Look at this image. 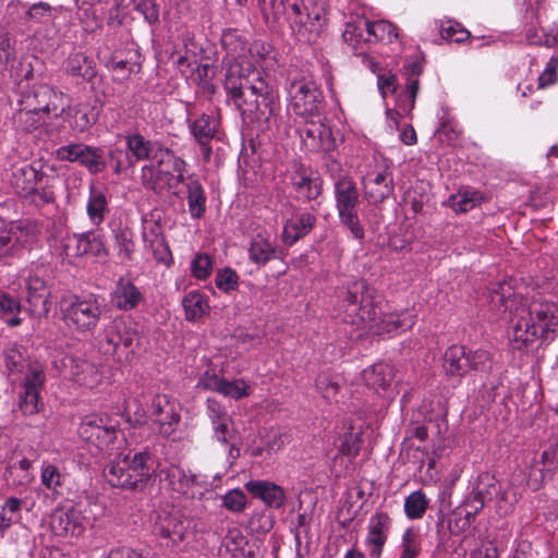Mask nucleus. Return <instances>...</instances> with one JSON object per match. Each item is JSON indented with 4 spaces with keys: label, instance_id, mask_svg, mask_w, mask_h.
Wrapping results in <instances>:
<instances>
[{
    "label": "nucleus",
    "instance_id": "cd10ccee",
    "mask_svg": "<svg viewBox=\"0 0 558 558\" xmlns=\"http://www.w3.org/2000/svg\"><path fill=\"white\" fill-rule=\"evenodd\" d=\"M302 15L301 23H291V27L299 40L315 41L324 28L325 20L319 10L315 9H307Z\"/></svg>",
    "mask_w": 558,
    "mask_h": 558
},
{
    "label": "nucleus",
    "instance_id": "9b49d317",
    "mask_svg": "<svg viewBox=\"0 0 558 558\" xmlns=\"http://www.w3.org/2000/svg\"><path fill=\"white\" fill-rule=\"evenodd\" d=\"M11 185L22 197L33 203L48 204L54 201V193L48 186V178L29 165L15 167L10 179Z\"/></svg>",
    "mask_w": 558,
    "mask_h": 558
},
{
    "label": "nucleus",
    "instance_id": "4d7b16f0",
    "mask_svg": "<svg viewBox=\"0 0 558 558\" xmlns=\"http://www.w3.org/2000/svg\"><path fill=\"white\" fill-rule=\"evenodd\" d=\"M22 507L21 499L16 497L8 498L2 506H0V530L4 531L19 515Z\"/></svg>",
    "mask_w": 558,
    "mask_h": 558
},
{
    "label": "nucleus",
    "instance_id": "c03bdc74",
    "mask_svg": "<svg viewBox=\"0 0 558 558\" xmlns=\"http://www.w3.org/2000/svg\"><path fill=\"white\" fill-rule=\"evenodd\" d=\"M429 498L421 490H414L404 498V513L410 520H418L424 517L429 507Z\"/></svg>",
    "mask_w": 558,
    "mask_h": 558
},
{
    "label": "nucleus",
    "instance_id": "79ce46f5",
    "mask_svg": "<svg viewBox=\"0 0 558 558\" xmlns=\"http://www.w3.org/2000/svg\"><path fill=\"white\" fill-rule=\"evenodd\" d=\"M65 68L71 75L81 76L87 81L93 80L97 73L94 62L83 53L71 54Z\"/></svg>",
    "mask_w": 558,
    "mask_h": 558
},
{
    "label": "nucleus",
    "instance_id": "052dcab7",
    "mask_svg": "<svg viewBox=\"0 0 558 558\" xmlns=\"http://www.w3.org/2000/svg\"><path fill=\"white\" fill-rule=\"evenodd\" d=\"M215 283L220 291L228 293L238 289L239 276L232 268L225 267L218 270Z\"/></svg>",
    "mask_w": 558,
    "mask_h": 558
},
{
    "label": "nucleus",
    "instance_id": "c85d7f7f",
    "mask_svg": "<svg viewBox=\"0 0 558 558\" xmlns=\"http://www.w3.org/2000/svg\"><path fill=\"white\" fill-rule=\"evenodd\" d=\"M219 121L215 116L202 114L190 124L191 133L197 143L202 146L204 157L210 156L211 148L208 143L216 136Z\"/></svg>",
    "mask_w": 558,
    "mask_h": 558
},
{
    "label": "nucleus",
    "instance_id": "ea45409f",
    "mask_svg": "<svg viewBox=\"0 0 558 558\" xmlns=\"http://www.w3.org/2000/svg\"><path fill=\"white\" fill-rule=\"evenodd\" d=\"M366 31L367 41H387L392 43L398 38L397 27L388 21H375L363 23Z\"/></svg>",
    "mask_w": 558,
    "mask_h": 558
},
{
    "label": "nucleus",
    "instance_id": "9d476101",
    "mask_svg": "<svg viewBox=\"0 0 558 558\" xmlns=\"http://www.w3.org/2000/svg\"><path fill=\"white\" fill-rule=\"evenodd\" d=\"M156 475L168 488L187 499H202L210 489L205 475L194 474L177 464L157 469Z\"/></svg>",
    "mask_w": 558,
    "mask_h": 558
},
{
    "label": "nucleus",
    "instance_id": "a18cd8bd",
    "mask_svg": "<svg viewBox=\"0 0 558 558\" xmlns=\"http://www.w3.org/2000/svg\"><path fill=\"white\" fill-rule=\"evenodd\" d=\"M4 363L10 375L21 374L25 377L28 366L39 365L38 363H31L24 356V352L16 345L9 348L4 352Z\"/></svg>",
    "mask_w": 558,
    "mask_h": 558
},
{
    "label": "nucleus",
    "instance_id": "774afa93",
    "mask_svg": "<svg viewBox=\"0 0 558 558\" xmlns=\"http://www.w3.org/2000/svg\"><path fill=\"white\" fill-rule=\"evenodd\" d=\"M497 511L500 514H507L512 510L513 505L518 501V495L514 492H511V488L499 490V485L497 484Z\"/></svg>",
    "mask_w": 558,
    "mask_h": 558
},
{
    "label": "nucleus",
    "instance_id": "69168bd1",
    "mask_svg": "<svg viewBox=\"0 0 558 558\" xmlns=\"http://www.w3.org/2000/svg\"><path fill=\"white\" fill-rule=\"evenodd\" d=\"M265 20H277L286 12V0H255Z\"/></svg>",
    "mask_w": 558,
    "mask_h": 558
},
{
    "label": "nucleus",
    "instance_id": "a19ab883",
    "mask_svg": "<svg viewBox=\"0 0 558 558\" xmlns=\"http://www.w3.org/2000/svg\"><path fill=\"white\" fill-rule=\"evenodd\" d=\"M38 95L48 100L45 106L40 107L43 112L47 116L57 118L70 107L68 96L61 92L52 88H44Z\"/></svg>",
    "mask_w": 558,
    "mask_h": 558
},
{
    "label": "nucleus",
    "instance_id": "6e6552de",
    "mask_svg": "<svg viewBox=\"0 0 558 558\" xmlns=\"http://www.w3.org/2000/svg\"><path fill=\"white\" fill-rule=\"evenodd\" d=\"M181 403L169 395L159 393L151 399L148 415L159 435L171 440L181 438Z\"/></svg>",
    "mask_w": 558,
    "mask_h": 558
},
{
    "label": "nucleus",
    "instance_id": "864d4df0",
    "mask_svg": "<svg viewBox=\"0 0 558 558\" xmlns=\"http://www.w3.org/2000/svg\"><path fill=\"white\" fill-rule=\"evenodd\" d=\"M40 482L46 489L57 492L62 486V474L58 466L44 461L40 466Z\"/></svg>",
    "mask_w": 558,
    "mask_h": 558
},
{
    "label": "nucleus",
    "instance_id": "c756f323",
    "mask_svg": "<svg viewBox=\"0 0 558 558\" xmlns=\"http://www.w3.org/2000/svg\"><path fill=\"white\" fill-rule=\"evenodd\" d=\"M245 488L266 505L280 508L286 502V493L279 485L268 481H248Z\"/></svg>",
    "mask_w": 558,
    "mask_h": 558
},
{
    "label": "nucleus",
    "instance_id": "3c124183",
    "mask_svg": "<svg viewBox=\"0 0 558 558\" xmlns=\"http://www.w3.org/2000/svg\"><path fill=\"white\" fill-rule=\"evenodd\" d=\"M420 553V535L414 529L408 527L401 536L399 558H416Z\"/></svg>",
    "mask_w": 558,
    "mask_h": 558
},
{
    "label": "nucleus",
    "instance_id": "5701e85b",
    "mask_svg": "<svg viewBox=\"0 0 558 558\" xmlns=\"http://www.w3.org/2000/svg\"><path fill=\"white\" fill-rule=\"evenodd\" d=\"M31 238L27 223L0 219V260L13 256Z\"/></svg>",
    "mask_w": 558,
    "mask_h": 558
},
{
    "label": "nucleus",
    "instance_id": "8fccbe9b",
    "mask_svg": "<svg viewBox=\"0 0 558 558\" xmlns=\"http://www.w3.org/2000/svg\"><path fill=\"white\" fill-rule=\"evenodd\" d=\"M44 112L40 107L29 109H20L15 114V120L23 130L31 132L38 129L44 122Z\"/></svg>",
    "mask_w": 558,
    "mask_h": 558
},
{
    "label": "nucleus",
    "instance_id": "423d86ee",
    "mask_svg": "<svg viewBox=\"0 0 558 558\" xmlns=\"http://www.w3.org/2000/svg\"><path fill=\"white\" fill-rule=\"evenodd\" d=\"M185 161L173 151L161 147L154 160L142 168L141 179L145 187L157 192L178 186L184 181Z\"/></svg>",
    "mask_w": 558,
    "mask_h": 558
},
{
    "label": "nucleus",
    "instance_id": "20e7f679",
    "mask_svg": "<svg viewBox=\"0 0 558 558\" xmlns=\"http://www.w3.org/2000/svg\"><path fill=\"white\" fill-rule=\"evenodd\" d=\"M330 175L333 179V193L339 220L356 240L364 239V228L360 221L357 207L360 194L354 180L342 172L340 163L331 161Z\"/></svg>",
    "mask_w": 558,
    "mask_h": 558
},
{
    "label": "nucleus",
    "instance_id": "4be33fe9",
    "mask_svg": "<svg viewBox=\"0 0 558 558\" xmlns=\"http://www.w3.org/2000/svg\"><path fill=\"white\" fill-rule=\"evenodd\" d=\"M392 520L386 512H375L371 515L367 526L364 546L368 558H380L388 541Z\"/></svg>",
    "mask_w": 558,
    "mask_h": 558
},
{
    "label": "nucleus",
    "instance_id": "1a4fd4ad",
    "mask_svg": "<svg viewBox=\"0 0 558 558\" xmlns=\"http://www.w3.org/2000/svg\"><path fill=\"white\" fill-rule=\"evenodd\" d=\"M289 110L303 120L320 116L323 109V92L317 84L302 77L291 82L288 88Z\"/></svg>",
    "mask_w": 558,
    "mask_h": 558
},
{
    "label": "nucleus",
    "instance_id": "393cba45",
    "mask_svg": "<svg viewBox=\"0 0 558 558\" xmlns=\"http://www.w3.org/2000/svg\"><path fill=\"white\" fill-rule=\"evenodd\" d=\"M23 281L26 290V300L31 311L36 315H47L49 307V291L38 268L26 269L23 272Z\"/></svg>",
    "mask_w": 558,
    "mask_h": 558
},
{
    "label": "nucleus",
    "instance_id": "58836bf2",
    "mask_svg": "<svg viewBox=\"0 0 558 558\" xmlns=\"http://www.w3.org/2000/svg\"><path fill=\"white\" fill-rule=\"evenodd\" d=\"M483 194L474 189H460L447 199V206L457 214L472 210L483 202Z\"/></svg>",
    "mask_w": 558,
    "mask_h": 558
},
{
    "label": "nucleus",
    "instance_id": "6e6d98bb",
    "mask_svg": "<svg viewBox=\"0 0 558 558\" xmlns=\"http://www.w3.org/2000/svg\"><path fill=\"white\" fill-rule=\"evenodd\" d=\"M77 162L84 165L89 169V171L96 173L100 171L104 166L102 150L82 144V150Z\"/></svg>",
    "mask_w": 558,
    "mask_h": 558
},
{
    "label": "nucleus",
    "instance_id": "f8f14e48",
    "mask_svg": "<svg viewBox=\"0 0 558 558\" xmlns=\"http://www.w3.org/2000/svg\"><path fill=\"white\" fill-rule=\"evenodd\" d=\"M77 433L83 441L108 451L118 439L120 429L118 422L107 413H92L82 418Z\"/></svg>",
    "mask_w": 558,
    "mask_h": 558
},
{
    "label": "nucleus",
    "instance_id": "e2e57ef3",
    "mask_svg": "<svg viewBox=\"0 0 558 558\" xmlns=\"http://www.w3.org/2000/svg\"><path fill=\"white\" fill-rule=\"evenodd\" d=\"M364 22H366V20L348 22L342 34L344 41L349 43L353 47H356L361 41H367L366 36L364 35V32H366L363 25Z\"/></svg>",
    "mask_w": 558,
    "mask_h": 558
},
{
    "label": "nucleus",
    "instance_id": "49530a36",
    "mask_svg": "<svg viewBox=\"0 0 558 558\" xmlns=\"http://www.w3.org/2000/svg\"><path fill=\"white\" fill-rule=\"evenodd\" d=\"M187 205L192 218H201L206 210V196L197 181L187 184Z\"/></svg>",
    "mask_w": 558,
    "mask_h": 558
},
{
    "label": "nucleus",
    "instance_id": "bf43d9fd",
    "mask_svg": "<svg viewBox=\"0 0 558 558\" xmlns=\"http://www.w3.org/2000/svg\"><path fill=\"white\" fill-rule=\"evenodd\" d=\"M145 250L153 254V257L160 264L170 266L173 262L171 251L165 238L155 240L144 245Z\"/></svg>",
    "mask_w": 558,
    "mask_h": 558
},
{
    "label": "nucleus",
    "instance_id": "e433bc0d",
    "mask_svg": "<svg viewBox=\"0 0 558 558\" xmlns=\"http://www.w3.org/2000/svg\"><path fill=\"white\" fill-rule=\"evenodd\" d=\"M276 255V245L269 236L258 233L255 235L248 247L250 260L257 265L264 266Z\"/></svg>",
    "mask_w": 558,
    "mask_h": 558
},
{
    "label": "nucleus",
    "instance_id": "b1692460",
    "mask_svg": "<svg viewBox=\"0 0 558 558\" xmlns=\"http://www.w3.org/2000/svg\"><path fill=\"white\" fill-rule=\"evenodd\" d=\"M63 247L65 256L70 259L83 255L102 259L108 255L104 236L97 232H85L68 238Z\"/></svg>",
    "mask_w": 558,
    "mask_h": 558
},
{
    "label": "nucleus",
    "instance_id": "c9c22d12",
    "mask_svg": "<svg viewBox=\"0 0 558 558\" xmlns=\"http://www.w3.org/2000/svg\"><path fill=\"white\" fill-rule=\"evenodd\" d=\"M185 319L189 322H198L203 319L210 310L208 298L197 291L187 292L182 299Z\"/></svg>",
    "mask_w": 558,
    "mask_h": 558
},
{
    "label": "nucleus",
    "instance_id": "39448f33",
    "mask_svg": "<svg viewBox=\"0 0 558 558\" xmlns=\"http://www.w3.org/2000/svg\"><path fill=\"white\" fill-rule=\"evenodd\" d=\"M157 473L155 459L148 451L136 452L133 456H119L110 461L104 470L107 482L114 487L135 488L146 483Z\"/></svg>",
    "mask_w": 558,
    "mask_h": 558
},
{
    "label": "nucleus",
    "instance_id": "5fc2aeb1",
    "mask_svg": "<svg viewBox=\"0 0 558 558\" xmlns=\"http://www.w3.org/2000/svg\"><path fill=\"white\" fill-rule=\"evenodd\" d=\"M214 260L207 253H197L191 260V275L197 280H206L210 277Z\"/></svg>",
    "mask_w": 558,
    "mask_h": 558
},
{
    "label": "nucleus",
    "instance_id": "7c9ffc66",
    "mask_svg": "<svg viewBox=\"0 0 558 558\" xmlns=\"http://www.w3.org/2000/svg\"><path fill=\"white\" fill-rule=\"evenodd\" d=\"M143 301V294L138 288L129 279L121 278L112 294V304L121 311H131Z\"/></svg>",
    "mask_w": 558,
    "mask_h": 558
},
{
    "label": "nucleus",
    "instance_id": "4468645a",
    "mask_svg": "<svg viewBox=\"0 0 558 558\" xmlns=\"http://www.w3.org/2000/svg\"><path fill=\"white\" fill-rule=\"evenodd\" d=\"M53 364L64 376L87 389H96L105 381L102 368L89 361L64 355Z\"/></svg>",
    "mask_w": 558,
    "mask_h": 558
},
{
    "label": "nucleus",
    "instance_id": "bb28decb",
    "mask_svg": "<svg viewBox=\"0 0 558 558\" xmlns=\"http://www.w3.org/2000/svg\"><path fill=\"white\" fill-rule=\"evenodd\" d=\"M314 215L305 211H298L288 219L283 226L282 240L286 244L292 245L302 236L311 232L315 225Z\"/></svg>",
    "mask_w": 558,
    "mask_h": 558
},
{
    "label": "nucleus",
    "instance_id": "09e8293b",
    "mask_svg": "<svg viewBox=\"0 0 558 558\" xmlns=\"http://www.w3.org/2000/svg\"><path fill=\"white\" fill-rule=\"evenodd\" d=\"M20 303L7 292L0 291V319L10 326H17L21 319L16 316L20 313Z\"/></svg>",
    "mask_w": 558,
    "mask_h": 558
},
{
    "label": "nucleus",
    "instance_id": "f257e3e1",
    "mask_svg": "<svg viewBox=\"0 0 558 558\" xmlns=\"http://www.w3.org/2000/svg\"><path fill=\"white\" fill-rule=\"evenodd\" d=\"M221 43L227 51L225 88L228 99L251 120L268 122L278 108V97L262 73L247 59V44L241 35L229 29Z\"/></svg>",
    "mask_w": 558,
    "mask_h": 558
},
{
    "label": "nucleus",
    "instance_id": "4c0bfd02",
    "mask_svg": "<svg viewBox=\"0 0 558 558\" xmlns=\"http://www.w3.org/2000/svg\"><path fill=\"white\" fill-rule=\"evenodd\" d=\"M558 466V442L549 441L544 445L541 460L536 459V456L531 463V474L535 481L542 480L545 471H553Z\"/></svg>",
    "mask_w": 558,
    "mask_h": 558
},
{
    "label": "nucleus",
    "instance_id": "a211bd4d",
    "mask_svg": "<svg viewBox=\"0 0 558 558\" xmlns=\"http://www.w3.org/2000/svg\"><path fill=\"white\" fill-rule=\"evenodd\" d=\"M44 383L45 374L41 365L28 366L19 391V408L24 415H33L40 411L39 396Z\"/></svg>",
    "mask_w": 558,
    "mask_h": 558
},
{
    "label": "nucleus",
    "instance_id": "de8ad7c7",
    "mask_svg": "<svg viewBox=\"0 0 558 558\" xmlns=\"http://www.w3.org/2000/svg\"><path fill=\"white\" fill-rule=\"evenodd\" d=\"M114 243L118 250V256L122 262H129L133 257L135 243L133 232L128 228L114 230Z\"/></svg>",
    "mask_w": 558,
    "mask_h": 558
},
{
    "label": "nucleus",
    "instance_id": "2eb2a0df",
    "mask_svg": "<svg viewBox=\"0 0 558 558\" xmlns=\"http://www.w3.org/2000/svg\"><path fill=\"white\" fill-rule=\"evenodd\" d=\"M490 365V354L485 350L468 351L463 345H451L444 357L447 374L463 376L472 369H486Z\"/></svg>",
    "mask_w": 558,
    "mask_h": 558
},
{
    "label": "nucleus",
    "instance_id": "7ed1b4c3",
    "mask_svg": "<svg viewBox=\"0 0 558 558\" xmlns=\"http://www.w3.org/2000/svg\"><path fill=\"white\" fill-rule=\"evenodd\" d=\"M342 320L361 336H390L407 330L415 324V316L409 312L381 313L373 303L372 292L365 281H354L338 292Z\"/></svg>",
    "mask_w": 558,
    "mask_h": 558
},
{
    "label": "nucleus",
    "instance_id": "72a5a7b5",
    "mask_svg": "<svg viewBox=\"0 0 558 558\" xmlns=\"http://www.w3.org/2000/svg\"><path fill=\"white\" fill-rule=\"evenodd\" d=\"M417 92L418 81L414 77H410L405 86V92L397 97V110L388 109L386 112L391 125L398 128V117L411 113L414 108Z\"/></svg>",
    "mask_w": 558,
    "mask_h": 558
},
{
    "label": "nucleus",
    "instance_id": "ddd939ff",
    "mask_svg": "<svg viewBox=\"0 0 558 558\" xmlns=\"http://www.w3.org/2000/svg\"><path fill=\"white\" fill-rule=\"evenodd\" d=\"M138 341L140 333L123 318L113 319L104 329V350L119 360L128 359Z\"/></svg>",
    "mask_w": 558,
    "mask_h": 558
},
{
    "label": "nucleus",
    "instance_id": "f704fd0d",
    "mask_svg": "<svg viewBox=\"0 0 558 558\" xmlns=\"http://www.w3.org/2000/svg\"><path fill=\"white\" fill-rule=\"evenodd\" d=\"M109 213L107 195L104 190L90 185L86 204V214L93 226H100Z\"/></svg>",
    "mask_w": 558,
    "mask_h": 558
},
{
    "label": "nucleus",
    "instance_id": "2f4dec72",
    "mask_svg": "<svg viewBox=\"0 0 558 558\" xmlns=\"http://www.w3.org/2000/svg\"><path fill=\"white\" fill-rule=\"evenodd\" d=\"M128 148V161L131 166L141 160H154V155L161 148L158 143L146 140L136 133L125 137Z\"/></svg>",
    "mask_w": 558,
    "mask_h": 558
},
{
    "label": "nucleus",
    "instance_id": "473e14b6",
    "mask_svg": "<svg viewBox=\"0 0 558 558\" xmlns=\"http://www.w3.org/2000/svg\"><path fill=\"white\" fill-rule=\"evenodd\" d=\"M362 378L369 388L386 391L395 378V371L390 364L375 363L363 369Z\"/></svg>",
    "mask_w": 558,
    "mask_h": 558
},
{
    "label": "nucleus",
    "instance_id": "338daca9",
    "mask_svg": "<svg viewBox=\"0 0 558 558\" xmlns=\"http://www.w3.org/2000/svg\"><path fill=\"white\" fill-rule=\"evenodd\" d=\"M316 389L328 401L336 400L339 385L329 374H320L316 379Z\"/></svg>",
    "mask_w": 558,
    "mask_h": 558
},
{
    "label": "nucleus",
    "instance_id": "0eeeda50",
    "mask_svg": "<svg viewBox=\"0 0 558 558\" xmlns=\"http://www.w3.org/2000/svg\"><path fill=\"white\" fill-rule=\"evenodd\" d=\"M61 312L68 327L85 332L95 329L98 325L102 305L95 294L72 296L63 303Z\"/></svg>",
    "mask_w": 558,
    "mask_h": 558
},
{
    "label": "nucleus",
    "instance_id": "680f3d73",
    "mask_svg": "<svg viewBox=\"0 0 558 558\" xmlns=\"http://www.w3.org/2000/svg\"><path fill=\"white\" fill-rule=\"evenodd\" d=\"M221 499L222 506L231 512H241L247 505L245 494L239 488L228 490Z\"/></svg>",
    "mask_w": 558,
    "mask_h": 558
},
{
    "label": "nucleus",
    "instance_id": "603ef678",
    "mask_svg": "<svg viewBox=\"0 0 558 558\" xmlns=\"http://www.w3.org/2000/svg\"><path fill=\"white\" fill-rule=\"evenodd\" d=\"M497 480L494 475L485 472L478 475L472 493L478 498L481 497L484 502L490 500L497 494Z\"/></svg>",
    "mask_w": 558,
    "mask_h": 558
},
{
    "label": "nucleus",
    "instance_id": "f3484780",
    "mask_svg": "<svg viewBox=\"0 0 558 558\" xmlns=\"http://www.w3.org/2000/svg\"><path fill=\"white\" fill-rule=\"evenodd\" d=\"M364 197L369 204H380L393 193V177L388 167L375 165L362 178Z\"/></svg>",
    "mask_w": 558,
    "mask_h": 558
},
{
    "label": "nucleus",
    "instance_id": "6ab92c4d",
    "mask_svg": "<svg viewBox=\"0 0 558 558\" xmlns=\"http://www.w3.org/2000/svg\"><path fill=\"white\" fill-rule=\"evenodd\" d=\"M84 512L85 511L78 506L54 510L50 519L51 531L57 536L62 537L81 536L87 525L90 524L89 518H87Z\"/></svg>",
    "mask_w": 558,
    "mask_h": 558
},
{
    "label": "nucleus",
    "instance_id": "dca6fc26",
    "mask_svg": "<svg viewBox=\"0 0 558 558\" xmlns=\"http://www.w3.org/2000/svg\"><path fill=\"white\" fill-rule=\"evenodd\" d=\"M189 529L187 519L178 509H162L154 520V531L162 544L177 550L185 539Z\"/></svg>",
    "mask_w": 558,
    "mask_h": 558
},
{
    "label": "nucleus",
    "instance_id": "a878e982",
    "mask_svg": "<svg viewBox=\"0 0 558 558\" xmlns=\"http://www.w3.org/2000/svg\"><path fill=\"white\" fill-rule=\"evenodd\" d=\"M198 386L235 400L247 397L251 393V388L244 379L227 380L216 374H210L208 371L199 378Z\"/></svg>",
    "mask_w": 558,
    "mask_h": 558
},
{
    "label": "nucleus",
    "instance_id": "412c9836",
    "mask_svg": "<svg viewBox=\"0 0 558 558\" xmlns=\"http://www.w3.org/2000/svg\"><path fill=\"white\" fill-rule=\"evenodd\" d=\"M301 130L303 146L310 151H331L337 146V138L320 116L304 120Z\"/></svg>",
    "mask_w": 558,
    "mask_h": 558
},
{
    "label": "nucleus",
    "instance_id": "37998d69",
    "mask_svg": "<svg viewBox=\"0 0 558 558\" xmlns=\"http://www.w3.org/2000/svg\"><path fill=\"white\" fill-rule=\"evenodd\" d=\"M291 180L299 197L310 201L316 198L322 192L319 180L317 178L312 179L304 172H295Z\"/></svg>",
    "mask_w": 558,
    "mask_h": 558
},
{
    "label": "nucleus",
    "instance_id": "13d9d810",
    "mask_svg": "<svg viewBox=\"0 0 558 558\" xmlns=\"http://www.w3.org/2000/svg\"><path fill=\"white\" fill-rule=\"evenodd\" d=\"M440 35L448 41L463 43L469 38L470 33L458 22L447 21L440 25Z\"/></svg>",
    "mask_w": 558,
    "mask_h": 558
},
{
    "label": "nucleus",
    "instance_id": "f03ea898",
    "mask_svg": "<svg viewBox=\"0 0 558 558\" xmlns=\"http://www.w3.org/2000/svg\"><path fill=\"white\" fill-rule=\"evenodd\" d=\"M492 305L509 313L508 340L514 350H529L553 340L558 333V304H527L511 280L497 284L490 293Z\"/></svg>",
    "mask_w": 558,
    "mask_h": 558
},
{
    "label": "nucleus",
    "instance_id": "aec40b11",
    "mask_svg": "<svg viewBox=\"0 0 558 558\" xmlns=\"http://www.w3.org/2000/svg\"><path fill=\"white\" fill-rule=\"evenodd\" d=\"M301 130L303 146L310 151H331L337 146V138L320 116L304 120Z\"/></svg>",
    "mask_w": 558,
    "mask_h": 558
},
{
    "label": "nucleus",
    "instance_id": "0e129e2a",
    "mask_svg": "<svg viewBox=\"0 0 558 558\" xmlns=\"http://www.w3.org/2000/svg\"><path fill=\"white\" fill-rule=\"evenodd\" d=\"M142 238L144 245L163 238L162 227L153 216H144L142 218Z\"/></svg>",
    "mask_w": 558,
    "mask_h": 558
}]
</instances>
